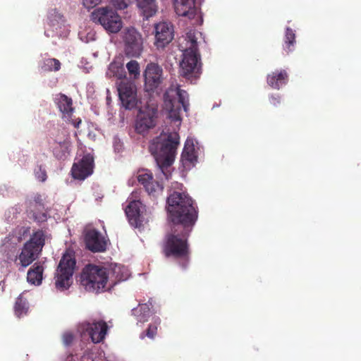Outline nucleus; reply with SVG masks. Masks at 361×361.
<instances>
[{
    "instance_id": "1",
    "label": "nucleus",
    "mask_w": 361,
    "mask_h": 361,
    "mask_svg": "<svg viewBox=\"0 0 361 361\" xmlns=\"http://www.w3.org/2000/svg\"><path fill=\"white\" fill-rule=\"evenodd\" d=\"M183 184L175 183L178 190L171 191L166 200V209L168 221L172 225H185L186 231L194 226L198 217V211L193 200L183 191Z\"/></svg>"
},
{
    "instance_id": "2",
    "label": "nucleus",
    "mask_w": 361,
    "mask_h": 361,
    "mask_svg": "<svg viewBox=\"0 0 361 361\" xmlns=\"http://www.w3.org/2000/svg\"><path fill=\"white\" fill-rule=\"evenodd\" d=\"M193 226L186 231L185 225H172L171 232L166 234L162 245V252L166 258H173L183 269L188 267L190 250L188 238Z\"/></svg>"
},
{
    "instance_id": "3",
    "label": "nucleus",
    "mask_w": 361,
    "mask_h": 361,
    "mask_svg": "<svg viewBox=\"0 0 361 361\" xmlns=\"http://www.w3.org/2000/svg\"><path fill=\"white\" fill-rule=\"evenodd\" d=\"M179 144V135L173 132L168 134H161L154 138L149 145L150 153L166 179L171 176L170 169L174 162Z\"/></svg>"
},
{
    "instance_id": "4",
    "label": "nucleus",
    "mask_w": 361,
    "mask_h": 361,
    "mask_svg": "<svg viewBox=\"0 0 361 361\" xmlns=\"http://www.w3.org/2000/svg\"><path fill=\"white\" fill-rule=\"evenodd\" d=\"M197 32L190 30L187 32V46L183 53L180 63V75L191 82L196 80L201 74L202 63L198 50Z\"/></svg>"
},
{
    "instance_id": "5",
    "label": "nucleus",
    "mask_w": 361,
    "mask_h": 361,
    "mask_svg": "<svg viewBox=\"0 0 361 361\" xmlns=\"http://www.w3.org/2000/svg\"><path fill=\"white\" fill-rule=\"evenodd\" d=\"M164 106L171 121L180 123L182 109L185 112L189 109L188 94L178 85H173L164 94Z\"/></svg>"
},
{
    "instance_id": "6",
    "label": "nucleus",
    "mask_w": 361,
    "mask_h": 361,
    "mask_svg": "<svg viewBox=\"0 0 361 361\" xmlns=\"http://www.w3.org/2000/svg\"><path fill=\"white\" fill-rule=\"evenodd\" d=\"M45 232L42 230H37L31 235L30 240L26 242L20 254L18 255V263L22 269L27 267L36 260L45 244Z\"/></svg>"
},
{
    "instance_id": "7",
    "label": "nucleus",
    "mask_w": 361,
    "mask_h": 361,
    "mask_svg": "<svg viewBox=\"0 0 361 361\" xmlns=\"http://www.w3.org/2000/svg\"><path fill=\"white\" fill-rule=\"evenodd\" d=\"M81 284L88 291H103L108 281L106 269L94 264H87L82 269Z\"/></svg>"
},
{
    "instance_id": "8",
    "label": "nucleus",
    "mask_w": 361,
    "mask_h": 361,
    "mask_svg": "<svg viewBox=\"0 0 361 361\" xmlns=\"http://www.w3.org/2000/svg\"><path fill=\"white\" fill-rule=\"evenodd\" d=\"M90 18L94 23L100 24L109 32L117 33L122 27L120 16L109 7L96 8L91 13Z\"/></svg>"
},
{
    "instance_id": "9",
    "label": "nucleus",
    "mask_w": 361,
    "mask_h": 361,
    "mask_svg": "<svg viewBox=\"0 0 361 361\" xmlns=\"http://www.w3.org/2000/svg\"><path fill=\"white\" fill-rule=\"evenodd\" d=\"M75 264V257L72 254L66 252L63 255L55 276V286L57 289L63 290L69 288Z\"/></svg>"
},
{
    "instance_id": "10",
    "label": "nucleus",
    "mask_w": 361,
    "mask_h": 361,
    "mask_svg": "<svg viewBox=\"0 0 361 361\" xmlns=\"http://www.w3.org/2000/svg\"><path fill=\"white\" fill-rule=\"evenodd\" d=\"M108 329L107 324L103 320L92 323L84 322L78 326L80 334L88 335L94 343H99L104 340Z\"/></svg>"
},
{
    "instance_id": "11",
    "label": "nucleus",
    "mask_w": 361,
    "mask_h": 361,
    "mask_svg": "<svg viewBox=\"0 0 361 361\" xmlns=\"http://www.w3.org/2000/svg\"><path fill=\"white\" fill-rule=\"evenodd\" d=\"M158 111L153 106H147L140 109L135 123V130L139 134L148 132L156 126Z\"/></svg>"
},
{
    "instance_id": "12",
    "label": "nucleus",
    "mask_w": 361,
    "mask_h": 361,
    "mask_svg": "<svg viewBox=\"0 0 361 361\" xmlns=\"http://www.w3.org/2000/svg\"><path fill=\"white\" fill-rule=\"evenodd\" d=\"M124 51L128 57H139L142 51V38L134 28L128 29L124 36Z\"/></svg>"
},
{
    "instance_id": "13",
    "label": "nucleus",
    "mask_w": 361,
    "mask_h": 361,
    "mask_svg": "<svg viewBox=\"0 0 361 361\" xmlns=\"http://www.w3.org/2000/svg\"><path fill=\"white\" fill-rule=\"evenodd\" d=\"M93 169L94 158L90 154H87L73 163L71 173L74 179L83 180L93 173Z\"/></svg>"
},
{
    "instance_id": "14",
    "label": "nucleus",
    "mask_w": 361,
    "mask_h": 361,
    "mask_svg": "<svg viewBox=\"0 0 361 361\" xmlns=\"http://www.w3.org/2000/svg\"><path fill=\"white\" fill-rule=\"evenodd\" d=\"M162 68L155 63L147 64L145 71V85L147 91H154L163 81Z\"/></svg>"
},
{
    "instance_id": "15",
    "label": "nucleus",
    "mask_w": 361,
    "mask_h": 361,
    "mask_svg": "<svg viewBox=\"0 0 361 361\" xmlns=\"http://www.w3.org/2000/svg\"><path fill=\"white\" fill-rule=\"evenodd\" d=\"M120 100L126 109H133L137 106L136 88L130 82H121L118 87Z\"/></svg>"
},
{
    "instance_id": "16",
    "label": "nucleus",
    "mask_w": 361,
    "mask_h": 361,
    "mask_svg": "<svg viewBox=\"0 0 361 361\" xmlns=\"http://www.w3.org/2000/svg\"><path fill=\"white\" fill-rule=\"evenodd\" d=\"M137 179L150 195L156 196L164 189L163 185L154 179L152 173L147 169L138 170Z\"/></svg>"
},
{
    "instance_id": "17",
    "label": "nucleus",
    "mask_w": 361,
    "mask_h": 361,
    "mask_svg": "<svg viewBox=\"0 0 361 361\" xmlns=\"http://www.w3.org/2000/svg\"><path fill=\"white\" fill-rule=\"evenodd\" d=\"M155 43L157 48H164L173 39V25L166 22H161L154 26Z\"/></svg>"
},
{
    "instance_id": "18",
    "label": "nucleus",
    "mask_w": 361,
    "mask_h": 361,
    "mask_svg": "<svg viewBox=\"0 0 361 361\" xmlns=\"http://www.w3.org/2000/svg\"><path fill=\"white\" fill-rule=\"evenodd\" d=\"M87 248L93 252H104L106 249L105 238L96 229H90L85 233Z\"/></svg>"
},
{
    "instance_id": "19",
    "label": "nucleus",
    "mask_w": 361,
    "mask_h": 361,
    "mask_svg": "<svg viewBox=\"0 0 361 361\" xmlns=\"http://www.w3.org/2000/svg\"><path fill=\"white\" fill-rule=\"evenodd\" d=\"M144 207L140 200H133L126 208L125 212L128 221L135 228L140 227L142 224V213Z\"/></svg>"
},
{
    "instance_id": "20",
    "label": "nucleus",
    "mask_w": 361,
    "mask_h": 361,
    "mask_svg": "<svg viewBox=\"0 0 361 361\" xmlns=\"http://www.w3.org/2000/svg\"><path fill=\"white\" fill-rule=\"evenodd\" d=\"M173 6L176 13L180 16L194 19L197 15L195 0H173Z\"/></svg>"
},
{
    "instance_id": "21",
    "label": "nucleus",
    "mask_w": 361,
    "mask_h": 361,
    "mask_svg": "<svg viewBox=\"0 0 361 361\" xmlns=\"http://www.w3.org/2000/svg\"><path fill=\"white\" fill-rule=\"evenodd\" d=\"M181 161L185 168L194 166L197 161L195 145L192 140L187 139L181 154Z\"/></svg>"
},
{
    "instance_id": "22",
    "label": "nucleus",
    "mask_w": 361,
    "mask_h": 361,
    "mask_svg": "<svg viewBox=\"0 0 361 361\" xmlns=\"http://www.w3.org/2000/svg\"><path fill=\"white\" fill-rule=\"evenodd\" d=\"M71 140L68 137L63 140H54L52 145V152L54 156L59 160H65L70 155Z\"/></svg>"
},
{
    "instance_id": "23",
    "label": "nucleus",
    "mask_w": 361,
    "mask_h": 361,
    "mask_svg": "<svg viewBox=\"0 0 361 361\" xmlns=\"http://www.w3.org/2000/svg\"><path fill=\"white\" fill-rule=\"evenodd\" d=\"M54 103L63 114V117H71L74 111L73 100L64 94L59 93L54 98Z\"/></svg>"
},
{
    "instance_id": "24",
    "label": "nucleus",
    "mask_w": 361,
    "mask_h": 361,
    "mask_svg": "<svg viewBox=\"0 0 361 361\" xmlns=\"http://www.w3.org/2000/svg\"><path fill=\"white\" fill-rule=\"evenodd\" d=\"M288 80V75L285 70L275 71L269 74L267 78L268 85L276 90H279L286 85Z\"/></svg>"
},
{
    "instance_id": "25",
    "label": "nucleus",
    "mask_w": 361,
    "mask_h": 361,
    "mask_svg": "<svg viewBox=\"0 0 361 361\" xmlns=\"http://www.w3.org/2000/svg\"><path fill=\"white\" fill-rule=\"evenodd\" d=\"M44 267L40 263H35L27 274V281L34 285H39L42 281Z\"/></svg>"
},
{
    "instance_id": "26",
    "label": "nucleus",
    "mask_w": 361,
    "mask_h": 361,
    "mask_svg": "<svg viewBox=\"0 0 361 361\" xmlns=\"http://www.w3.org/2000/svg\"><path fill=\"white\" fill-rule=\"evenodd\" d=\"M144 19H149L156 14L157 6L155 0H136Z\"/></svg>"
},
{
    "instance_id": "27",
    "label": "nucleus",
    "mask_w": 361,
    "mask_h": 361,
    "mask_svg": "<svg viewBox=\"0 0 361 361\" xmlns=\"http://www.w3.org/2000/svg\"><path fill=\"white\" fill-rule=\"evenodd\" d=\"M0 250L7 262H14L17 265V263H18V255L17 254V247L16 245L4 243L1 246Z\"/></svg>"
},
{
    "instance_id": "28",
    "label": "nucleus",
    "mask_w": 361,
    "mask_h": 361,
    "mask_svg": "<svg viewBox=\"0 0 361 361\" xmlns=\"http://www.w3.org/2000/svg\"><path fill=\"white\" fill-rule=\"evenodd\" d=\"M132 314L135 317L137 323H145L150 317V308L147 303H140L137 307L132 310Z\"/></svg>"
},
{
    "instance_id": "29",
    "label": "nucleus",
    "mask_w": 361,
    "mask_h": 361,
    "mask_svg": "<svg viewBox=\"0 0 361 361\" xmlns=\"http://www.w3.org/2000/svg\"><path fill=\"white\" fill-rule=\"evenodd\" d=\"M106 75L109 78L116 77L118 79H122L126 78V73L121 63L113 61L109 66Z\"/></svg>"
},
{
    "instance_id": "30",
    "label": "nucleus",
    "mask_w": 361,
    "mask_h": 361,
    "mask_svg": "<svg viewBox=\"0 0 361 361\" xmlns=\"http://www.w3.org/2000/svg\"><path fill=\"white\" fill-rule=\"evenodd\" d=\"M296 44L295 33L290 27H286L284 37V43L283 45V50L289 54L294 50Z\"/></svg>"
},
{
    "instance_id": "31",
    "label": "nucleus",
    "mask_w": 361,
    "mask_h": 361,
    "mask_svg": "<svg viewBox=\"0 0 361 361\" xmlns=\"http://www.w3.org/2000/svg\"><path fill=\"white\" fill-rule=\"evenodd\" d=\"M29 306L28 302L25 298L23 297L22 295H20L15 302L14 305V312L15 314L18 317H23L27 314L28 312Z\"/></svg>"
},
{
    "instance_id": "32",
    "label": "nucleus",
    "mask_w": 361,
    "mask_h": 361,
    "mask_svg": "<svg viewBox=\"0 0 361 361\" xmlns=\"http://www.w3.org/2000/svg\"><path fill=\"white\" fill-rule=\"evenodd\" d=\"M61 68V63L56 59H47L44 60L41 66V70L44 72L58 71Z\"/></svg>"
},
{
    "instance_id": "33",
    "label": "nucleus",
    "mask_w": 361,
    "mask_h": 361,
    "mask_svg": "<svg viewBox=\"0 0 361 361\" xmlns=\"http://www.w3.org/2000/svg\"><path fill=\"white\" fill-rule=\"evenodd\" d=\"M126 68L131 78L134 79H137L139 78L140 75V68L137 61L135 60L130 61L126 64Z\"/></svg>"
},
{
    "instance_id": "34",
    "label": "nucleus",
    "mask_w": 361,
    "mask_h": 361,
    "mask_svg": "<svg viewBox=\"0 0 361 361\" xmlns=\"http://www.w3.org/2000/svg\"><path fill=\"white\" fill-rule=\"evenodd\" d=\"M157 332V326L154 324H149L145 332H142L140 337L143 339L145 336L154 338Z\"/></svg>"
},
{
    "instance_id": "35",
    "label": "nucleus",
    "mask_w": 361,
    "mask_h": 361,
    "mask_svg": "<svg viewBox=\"0 0 361 361\" xmlns=\"http://www.w3.org/2000/svg\"><path fill=\"white\" fill-rule=\"evenodd\" d=\"M35 177L39 181L44 182L47 178V172L42 166H39L38 170L35 171Z\"/></svg>"
},
{
    "instance_id": "36",
    "label": "nucleus",
    "mask_w": 361,
    "mask_h": 361,
    "mask_svg": "<svg viewBox=\"0 0 361 361\" xmlns=\"http://www.w3.org/2000/svg\"><path fill=\"white\" fill-rule=\"evenodd\" d=\"M128 0H111L113 6L118 10L125 9L128 6Z\"/></svg>"
},
{
    "instance_id": "37",
    "label": "nucleus",
    "mask_w": 361,
    "mask_h": 361,
    "mask_svg": "<svg viewBox=\"0 0 361 361\" xmlns=\"http://www.w3.org/2000/svg\"><path fill=\"white\" fill-rule=\"evenodd\" d=\"M32 217L38 223L44 222L47 219V214L44 212L39 213L33 212Z\"/></svg>"
},
{
    "instance_id": "38",
    "label": "nucleus",
    "mask_w": 361,
    "mask_h": 361,
    "mask_svg": "<svg viewBox=\"0 0 361 361\" xmlns=\"http://www.w3.org/2000/svg\"><path fill=\"white\" fill-rule=\"evenodd\" d=\"M102 0H82V4L85 8L90 9L95 7Z\"/></svg>"
},
{
    "instance_id": "39",
    "label": "nucleus",
    "mask_w": 361,
    "mask_h": 361,
    "mask_svg": "<svg viewBox=\"0 0 361 361\" xmlns=\"http://www.w3.org/2000/svg\"><path fill=\"white\" fill-rule=\"evenodd\" d=\"M74 339L73 334L70 332H66L63 335V342L66 345H70Z\"/></svg>"
},
{
    "instance_id": "40",
    "label": "nucleus",
    "mask_w": 361,
    "mask_h": 361,
    "mask_svg": "<svg viewBox=\"0 0 361 361\" xmlns=\"http://www.w3.org/2000/svg\"><path fill=\"white\" fill-rule=\"evenodd\" d=\"M34 203H35V207H37V209H39L41 207L42 209H44L43 200H42V196L40 195H37L35 197Z\"/></svg>"
},
{
    "instance_id": "41",
    "label": "nucleus",
    "mask_w": 361,
    "mask_h": 361,
    "mask_svg": "<svg viewBox=\"0 0 361 361\" xmlns=\"http://www.w3.org/2000/svg\"><path fill=\"white\" fill-rule=\"evenodd\" d=\"M269 101L272 105L276 106L281 103V97L279 94H271Z\"/></svg>"
},
{
    "instance_id": "42",
    "label": "nucleus",
    "mask_w": 361,
    "mask_h": 361,
    "mask_svg": "<svg viewBox=\"0 0 361 361\" xmlns=\"http://www.w3.org/2000/svg\"><path fill=\"white\" fill-rule=\"evenodd\" d=\"M80 123H81V120H80V119H79V120H78V121H77V122H74V123H73V125H74V126H75V128H78V127H79V125H80Z\"/></svg>"
}]
</instances>
